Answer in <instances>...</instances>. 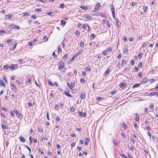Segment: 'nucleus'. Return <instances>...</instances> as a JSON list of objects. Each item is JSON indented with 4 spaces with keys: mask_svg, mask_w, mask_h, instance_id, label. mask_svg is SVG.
Here are the masks:
<instances>
[{
    "mask_svg": "<svg viewBox=\"0 0 158 158\" xmlns=\"http://www.w3.org/2000/svg\"><path fill=\"white\" fill-rule=\"evenodd\" d=\"M68 54L64 55V56L63 57L64 60H65L67 59L68 58Z\"/></svg>",
    "mask_w": 158,
    "mask_h": 158,
    "instance_id": "26",
    "label": "nucleus"
},
{
    "mask_svg": "<svg viewBox=\"0 0 158 158\" xmlns=\"http://www.w3.org/2000/svg\"><path fill=\"white\" fill-rule=\"evenodd\" d=\"M97 99L98 100H102V98L101 97H97Z\"/></svg>",
    "mask_w": 158,
    "mask_h": 158,
    "instance_id": "55",
    "label": "nucleus"
},
{
    "mask_svg": "<svg viewBox=\"0 0 158 158\" xmlns=\"http://www.w3.org/2000/svg\"><path fill=\"white\" fill-rule=\"evenodd\" d=\"M61 48L60 46L59 47V48H58V52H61V48Z\"/></svg>",
    "mask_w": 158,
    "mask_h": 158,
    "instance_id": "59",
    "label": "nucleus"
},
{
    "mask_svg": "<svg viewBox=\"0 0 158 158\" xmlns=\"http://www.w3.org/2000/svg\"><path fill=\"white\" fill-rule=\"evenodd\" d=\"M126 60H125L124 59L122 61V64L121 66H122L124 63H126Z\"/></svg>",
    "mask_w": 158,
    "mask_h": 158,
    "instance_id": "57",
    "label": "nucleus"
},
{
    "mask_svg": "<svg viewBox=\"0 0 158 158\" xmlns=\"http://www.w3.org/2000/svg\"><path fill=\"white\" fill-rule=\"evenodd\" d=\"M9 68V67L7 65H5L3 67V68L6 69H7Z\"/></svg>",
    "mask_w": 158,
    "mask_h": 158,
    "instance_id": "44",
    "label": "nucleus"
},
{
    "mask_svg": "<svg viewBox=\"0 0 158 158\" xmlns=\"http://www.w3.org/2000/svg\"><path fill=\"white\" fill-rule=\"evenodd\" d=\"M10 85L12 87L14 88H15V85L13 83H10Z\"/></svg>",
    "mask_w": 158,
    "mask_h": 158,
    "instance_id": "61",
    "label": "nucleus"
},
{
    "mask_svg": "<svg viewBox=\"0 0 158 158\" xmlns=\"http://www.w3.org/2000/svg\"><path fill=\"white\" fill-rule=\"evenodd\" d=\"M144 112L146 113L147 114L148 113V108H144Z\"/></svg>",
    "mask_w": 158,
    "mask_h": 158,
    "instance_id": "63",
    "label": "nucleus"
},
{
    "mask_svg": "<svg viewBox=\"0 0 158 158\" xmlns=\"http://www.w3.org/2000/svg\"><path fill=\"white\" fill-rule=\"evenodd\" d=\"M149 106L150 108L152 109V110L154 109V105L153 104H151L149 105Z\"/></svg>",
    "mask_w": 158,
    "mask_h": 158,
    "instance_id": "39",
    "label": "nucleus"
},
{
    "mask_svg": "<svg viewBox=\"0 0 158 158\" xmlns=\"http://www.w3.org/2000/svg\"><path fill=\"white\" fill-rule=\"evenodd\" d=\"M61 23L62 25H65L66 23V22L64 20H61Z\"/></svg>",
    "mask_w": 158,
    "mask_h": 158,
    "instance_id": "30",
    "label": "nucleus"
},
{
    "mask_svg": "<svg viewBox=\"0 0 158 158\" xmlns=\"http://www.w3.org/2000/svg\"><path fill=\"white\" fill-rule=\"evenodd\" d=\"M9 68L12 70H15L18 68V65L17 64H11Z\"/></svg>",
    "mask_w": 158,
    "mask_h": 158,
    "instance_id": "1",
    "label": "nucleus"
},
{
    "mask_svg": "<svg viewBox=\"0 0 158 158\" xmlns=\"http://www.w3.org/2000/svg\"><path fill=\"white\" fill-rule=\"evenodd\" d=\"M58 69L59 70H61L64 67V63L63 62H61L59 63L58 65Z\"/></svg>",
    "mask_w": 158,
    "mask_h": 158,
    "instance_id": "3",
    "label": "nucleus"
},
{
    "mask_svg": "<svg viewBox=\"0 0 158 158\" xmlns=\"http://www.w3.org/2000/svg\"><path fill=\"white\" fill-rule=\"evenodd\" d=\"M67 86L70 89H72L73 87V86L75 85V83L73 82H71L70 84L69 83H67Z\"/></svg>",
    "mask_w": 158,
    "mask_h": 158,
    "instance_id": "4",
    "label": "nucleus"
},
{
    "mask_svg": "<svg viewBox=\"0 0 158 158\" xmlns=\"http://www.w3.org/2000/svg\"><path fill=\"white\" fill-rule=\"evenodd\" d=\"M136 3H137L136 2H132L130 4H131V6H134L135 5Z\"/></svg>",
    "mask_w": 158,
    "mask_h": 158,
    "instance_id": "48",
    "label": "nucleus"
},
{
    "mask_svg": "<svg viewBox=\"0 0 158 158\" xmlns=\"http://www.w3.org/2000/svg\"><path fill=\"white\" fill-rule=\"evenodd\" d=\"M22 14L23 15V16H28L30 15V14L28 13H23Z\"/></svg>",
    "mask_w": 158,
    "mask_h": 158,
    "instance_id": "34",
    "label": "nucleus"
},
{
    "mask_svg": "<svg viewBox=\"0 0 158 158\" xmlns=\"http://www.w3.org/2000/svg\"><path fill=\"white\" fill-rule=\"evenodd\" d=\"M133 125L134 127L135 128H136L137 127H138V126H137V123H136L135 122H134L133 123Z\"/></svg>",
    "mask_w": 158,
    "mask_h": 158,
    "instance_id": "40",
    "label": "nucleus"
},
{
    "mask_svg": "<svg viewBox=\"0 0 158 158\" xmlns=\"http://www.w3.org/2000/svg\"><path fill=\"white\" fill-rule=\"evenodd\" d=\"M48 38L47 36H45L44 37V39L45 40V41H46L48 40Z\"/></svg>",
    "mask_w": 158,
    "mask_h": 158,
    "instance_id": "60",
    "label": "nucleus"
},
{
    "mask_svg": "<svg viewBox=\"0 0 158 158\" xmlns=\"http://www.w3.org/2000/svg\"><path fill=\"white\" fill-rule=\"evenodd\" d=\"M33 43L35 44L36 43H37V44H38L39 43H40V42H39V40H37V38H35L33 41Z\"/></svg>",
    "mask_w": 158,
    "mask_h": 158,
    "instance_id": "11",
    "label": "nucleus"
},
{
    "mask_svg": "<svg viewBox=\"0 0 158 158\" xmlns=\"http://www.w3.org/2000/svg\"><path fill=\"white\" fill-rule=\"evenodd\" d=\"M31 78L29 77H28L27 79V83L28 84L31 83Z\"/></svg>",
    "mask_w": 158,
    "mask_h": 158,
    "instance_id": "24",
    "label": "nucleus"
},
{
    "mask_svg": "<svg viewBox=\"0 0 158 158\" xmlns=\"http://www.w3.org/2000/svg\"><path fill=\"white\" fill-rule=\"evenodd\" d=\"M91 70L90 68L89 67H87L85 68V70L86 71H89Z\"/></svg>",
    "mask_w": 158,
    "mask_h": 158,
    "instance_id": "50",
    "label": "nucleus"
},
{
    "mask_svg": "<svg viewBox=\"0 0 158 158\" xmlns=\"http://www.w3.org/2000/svg\"><path fill=\"white\" fill-rule=\"evenodd\" d=\"M29 141H30L29 143L31 144L32 142V138L31 136H30L29 137Z\"/></svg>",
    "mask_w": 158,
    "mask_h": 158,
    "instance_id": "32",
    "label": "nucleus"
},
{
    "mask_svg": "<svg viewBox=\"0 0 158 158\" xmlns=\"http://www.w3.org/2000/svg\"><path fill=\"white\" fill-rule=\"evenodd\" d=\"M113 142L115 145H117L118 144L117 142L114 139L113 140Z\"/></svg>",
    "mask_w": 158,
    "mask_h": 158,
    "instance_id": "45",
    "label": "nucleus"
},
{
    "mask_svg": "<svg viewBox=\"0 0 158 158\" xmlns=\"http://www.w3.org/2000/svg\"><path fill=\"white\" fill-rule=\"evenodd\" d=\"M148 81L147 79L146 78L144 77L143 78L141 81V82L142 83H145L146 82Z\"/></svg>",
    "mask_w": 158,
    "mask_h": 158,
    "instance_id": "14",
    "label": "nucleus"
},
{
    "mask_svg": "<svg viewBox=\"0 0 158 158\" xmlns=\"http://www.w3.org/2000/svg\"><path fill=\"white\" fill-rule=\"evenodd\" d=\"M107 51L106 50H105L102 52V53L104 55H106L107 54Z\"/></svg>",
    "mask_w": 158,
    "mask_h": 158,
    "instance_id": "36",
    "label": "nucleus"
},
{
    "mask_svg": "<svg viewBox=\"0 0 158 158\" xmlns=\"http://www.w3.org/2000/svg\"><path fill=\"white\" fill-rule=\"evenodd\" d=\"M13 16L11 15H5V18L6 19H10Z\"/></svg>",
    "mask_w": 158,
    "mask_h": 158,
    "instance_id": "19",
    "label": "nucleus"
},
{
    "mask_svg": "<svg viewBox=\"0 0 158 158\" xmlns=\"http://www.w3.org/2000/svg\"><path fill=\"white\" fill-rule=\"evenodd\" d=\"M78 113L79 115V116H80L81 117H82V112H81V111H79L78 112Z\"/></svg>",
    "mask_w": 158,
    "mask_h": 158,
    "instance_id": "51",
    "label": "nucleus"
},
{
    "mask_svg": "<svg viewBox=\"0 0 158 158\" xmlns=\"http://www.w3.org/2000/svg\"><path fill=\"white\" fill-rule=\"evenodd\" d=\"M10 28H15V29H19V27L14 24H11L10 25Z\"/></svg>",
    "mask_w": 158,
    "mask_h": 158,
    "instance_id": "2",
    "label": "nucleus"
},
{
    "mask_svg": "<svg viewBox=\"0 0 158 158\" xmlns=\"http://www.w3.org/2000/svg\"><path fill=\"white\" fill-rule=\"evenodd\" d=\"M46 116H47V119L48 120H49L50 119H49V113H48V112H47V113H46Z\"/></svg>",
    "mask_w": 158,
    "mask_h": 158,
    "instance_id": "46",
    "label": "nucleus"
},
{
    "mask_svg": "<svg viewBox=\"0 0 158 158\" xmlns=\"http://www.w3.org/2000/svg\"><path fill=\"white\" fill-rule=\"evenodd\" d=\"M20 140L23 143H24L25 142V139L22 136H20L19 138Z\"/></svg>",
    "mask_w": 158,
    "mask_h": 158,
    "instance_id": "12",
    "label": "nucleus"
},
{
    "mask_svg": "<svg viewBox=\"0 0 158 158\" xmlns=\"http://www.w3.org/2000/svg\"><path fill=\"white\" fill-rule=\"evenodd\" d=\"M148 8L147 6H143V10L144 12L146 13L147 12V10Z\"/></svg>",
    "mask_w": 158,
    "mask_h": 158,
    "instance_id": "18",
    "label": "nucleus"
},
{
    "mask_svg": "<svg viewBox=\"0 0 158 158\" xmlns=\"http://www.w3.org/2000/svg\"><path fill=\"white\" fill-rule=\"evenodd\" d=\"M148 96H152L156 95L158 97V92H151L148 94Z\"/></svg>",
    "mask_w": 158,
    "mask_h": 158,
    "instance_id": "5",
    "label": "nucleus"
},
{
    "mask_svg": "<svg viewBox=\"0 0 158 158\" xmlns=\"http://www.w3.org/2000/svg\"><path fill=\"white\" fill-rule=\"evenodd\" d=\"M121 135L123 137H124V138L126 137V135L124 133H123V132L121 133Z\"/></svg>",
    "mask_w": 158,
    "mask_h": 158,
    "instance_id": "35",
    "label": "nucleus"
},
{
    "mask_svg": "<svg viewBox=\"0 0 158 158\" xmlns=\"http://www.w3.org/2000/svg\"><path fill=\"white\" fill-rule=\"evenodd\" d=\"M80 7L81 8V9H83V10H85V9L86 8V7L85 6H80Z\"/></svg>",
    "mask_w": 158,
    "mask_h": 158,
    "instance_id": "58",
    "label": "nucleus"
},
{
    "mask_svg": "<svg viewBox=\"0 0 158 158\" xmlns=\"http://www.w3.org/2000/svg\"><path fill=\"white\" fill-rule=\"evenodd\" d=\"M10 114L12 117H14V114L12 111H10Z\"/></svg>",
    "mask_w": 158,
    "mask_h": 158,
    "instance_id": "56",
    "label": "nucleus"
},
{
    "mask_svg": "<svg viewBox=\"0 0 158 158\" xmlns=\"http://www.w3.org/2000/svg\"><path fill=\"white\" fill-rule=\"evenodd\" d=\"M85 80L84 78H81V82L84 83L85 82Z\"/></svg>",
    "mask_w": 158,
    "mask_h": 158,
    "instance_id": "62",
    "label": "nucleus"
},
{
    "mask_svg": "<svg viewBox=\"0 0 158 158\" xmlns=\"http://www.w3.org/2000/svg\"><path fill=\"white\" fill-rule=\"evenodd\" d=\"M54 107H55V109L56 110H58L59 108L58 105L56 104L55 105Z\"/></svg>",
    "mask_w": 158,
    "mask_h": 158,
    "instance_id": "54",
    "label": "nucleus"
},
{
    "mask_svg": "<svg viewBox=\"0 0 158 158\" xmlns=\"http://www.w3.org/2000/svg\"><path fill=\"white\" fill-rule=\"evenodd\" d=\"M24 146L25 147H26L28 149L29 152V153H30L31 152V149L26 145H24Z\"/></svg>",
    "mask_w": 158,
    "mask_h": 158,
    "instance_id": "31",
    "label": "nucleus"
},
{
    "mask_svg": "<svg viewBox=\"0 0 158 158\" xmlns=\"http://www.w3.org/2000/svg\"><path fill=\"white\" fill-rule=\"evenodd\" d=\"M140 85L139 84H134L132 86L133 88H136L137 87H138Z\"/></svg>",
    "mask_w": 158,
    "mask_h": 158,
    "instance_id": "29",
    "label": "nucleus"
},
{
    "mask_svg": "<svg viewBox=\"0 0 158 158\" xmlns=\"http://www.w3.org/2000/svg\"><path fill=\"white\" fill-rule=\"evenodd\" d=\"M80 98L82 99H85V94L83 92H81L80 95Z\"/></svg>",
    "mask_w": 158,
    "mask_h": 158,
    "instance_id": "7",
    "label": "nucleus"
},
{
    "mask_svg": "<svg viewBox=\"0 0 158 158\" xmlns=\"http://www.w3.org/2000/svg\"><path fill=\"white\" fill-rule=\"evenodd\" d=\"M149 81L151 82H152L155 81V79L153 78L150 79Z\"/></svg>",
    "mask_w": 158,
    "mask_h": 158,
    "instance_id": "64",
    "label": "nucleus"
},
{
    "mask_svg": "<svg viewBox=\"0 0 158 158\" xmlns=\"http://www.w3.org/2000/svg\"><path fill=\"white\" fill-rule=\"evenodd\" d=\"M96 35L94 34H92L90 36V39L91 40H93L94 39Z\"/></svg>",
    "mask_w": 158,
    "mask_h": 158,
    "instance_id": "23",
    "label": "nucleus"
},
{
    "mask_svg": "<svg viewBox=\"0 0 158 158\" xmlns=\"http://www.w3.org/2000/svg\"><path fill=\"white\" fill-rule=\"evenodd\" d=\"M13 112L14 113H15L16 114V115H17V114H18V111L16 110H14Z\"/></svg>",
    "mask_w": 158,
    "mask_h": 158,
    "instance_id": "52",
    "label": "nucleus"
},
{
    "mask_svg": "<svg viewBox=\"0 0 158 158\" xmlns=\"http://www.w3.org/2000/svg\"><path fill=\"white\" fill-rule=\"evenodd\" d=\"M48 84L50 85H51V86H53V85H54V84L52 83L51 81H50V80H49L48 81Z\"/></svg>",
    "mask_w": 158,
    "mask_h": 158,
    "instance_id": "28",
    "label": "nucleus"
},
{
    "mask_svg": "<svg viewBox=\"0 0 158 158\" xmlns=\"http://www.w3.org/2000/svg\"><path fill=\"white\" fill-rule=\"evenodd\" d=\"M64 5L63 3H61L60 4V7L61 8H64Z\"/></svg>",
    "mask_w": 158,
    "mask_h": 158,
    "instance_id": "42",
    "label": "nucleus"
},
{
    "mask_svg": "<svg viewBox=\"0 0 158 158\" xmlns=\"http://www.w3.org/2000/svg\"><path fill=\"white\" fill-rule=\"evenodd\" d=\"M0 83H1V84L3 86H4L5 85V83L4 82V81L1 80H0Z\"/></svg>",
    "mask_w": 158,
    "mask_h": 158,
    "instance_id": "33",
    "label": "nucleus"
},
{
    "mask_svg": "<svg viewBox=\"0 0 158 158\" xmlns=\"http://www.w3.org/2000/svg\"><path fill=\"white\" fill-rule=\"evenodd\" d=\"M142 53L141 52H140L139 53L138 57L139 59H140L142 58Z\"/></svg>",
    "mask_w": 158,
    "mask_h": 158,
    "instance_id": "27",
    "label": "nucleus"
},
{
    "mask_svg": "<svg viewBox=\"0 0 158 158\" xmlns=\"http://www.w3.org/2000/svg\"><path fill=\"white\" fill-rule=\"evenodd\" d=\"M1 125L2 128L3 129H8V127L6 124L5 125L4 123H2Z\"/></svg>",
    "mask_w": 158,
    "mask_h": 158,
    "instance_id": "10",
    "label": "nucleus"
},
{
    "mask_svg": "<svg viewBox=\"0 0 158 158\" xmlns=\"http://www.w3.org/2000/svg\"><path fill=\"white\" fill-rule=\"evenodd\" d=\"M121 125L124 128V130H126V128H128V127H127L124 123H122L121 124Z\"/></svg>",
    "mask_w": 158,
    "mask_h": 158,
    "instance_id": "13",
    "label": "nucleus"
},
{
    "mask_svg": "<svg viewBox=\"0 0 158 158\" xmlns=\"http://www.w3.org/2000/svg\"><path fill=\"white\" fill-rule=\"evenodd\" d=\"M120 87L122 89H123L126 87L127 85V84L125 83H120L119 84Z\"/></svg>",
    "mask_w": 158,
    "mask_h": 158,
    "instance_id": "8",
    "label": "nucleus"
},
{
    "mask_svg": "<svg viewBox=\"0 0 158 158\" xmlns=\"http://www.w3.org/2000/svg\"><path fill=\"white\" fill-rule=\"evenodd\" d=\"M80 45L81 47H83L84 45V43L82 41H81Z\"/></svg>",
    "mask_w": 158,
    "mask_h": 158,
    "instance_id": "47",
    "label": "nucleus"
},
{
    "mask_svg": "<svg viewBox=\"0 0 158 158\" xmlns=\"http://www.w3.org/2000/svg\"><path fill=\"white\" fill-rule=\"evenodd\" d=\"M112 7H111V10L112 12V14L115 13V9L113 6H112Z\"/></svg>",
    "mask_w": 158,
    "mask_h": 158,
    "instance_id": "22",
    "label": "nucleus"
},
{
    "mask_svg": "<svg viewBox=\"0 0 158 158\" xmlns=\"http://www.w3.org/2000/svg\"><path fill=\"white\" fill-rule=\"evenodd\" d=\"M74 60V59L73 57L70 59H69L68 61V64H70V63L72 61H73Z\"/></svg>",
    "mask_w": 158,
    "mask_h": 158,
    "instance_id": "25",
    "label": "nucleus"
},
{
    "mask_svg": "<svg viewBox=\"0 0 158 158\" xmlns=\"http://www.w3.org/2000/svg\"><path fill=\"white\" fill-rule=\"evenodd\" d=\"M47 14L52 17H54L55 15V14L53 12H48Z\"/></svg>",
    "mask_w": 158,
    "mask_h": 158,
    "instance_id": "17",
    "label": "nucleus"
},
{
    "mask_svg": "<svg viewBox=\"0 0 158 158\" xmlns=\"http://www.w3.org/2000/svg\"><path fill=\"white\" fill-rule=\"evenodd\" d=\"M110 72V70L109 69H108L106 70L105 72V74L106 75L108 74Z\"/></svg>",
    "mask_w": 158,
    "mask_h": 158,
    "instance_id": "38",
    "label": "nucleus"
},
{
    "mask_svg": "<svg viewBox=\"0 0 158 158\" xmlns=\"http://www.w3.org/2000/svg\"><path fill=\"white\" fill-rule=\"evenodd\" d=\"M136 118H135V120L137 122H138L139 119V115L137 113L135 114Z\"/></svg>",
    "mask_w": 158,
    "mask_h": 158,
    "instance_id": "15",
    "label": "nucleus"
},
{
    "mask_svg": "<svg viewBox=\"0 0 158 158\" xmlns=\"http://www.w3.org/2000/svg\"><path fill=\"white\" fill-rule=\"evenodd\" d=\"M133 142V144H135V139L133 138H131L130 139Z\"/></svg>",
    "mask_w": 158,
    "mask_h": 158,
    "instance_id": "49",
    "label": "nucleus"
},
{
    "mask_svg": "<svg viewBox=\"0 0 158 158\" xmlns=\"http://www.w3.org/2000/svg\"><path fill=\"white\" fill-rule=\"evenodd\" d=\"M60 120V118L58 116H57L56 118V122H58V121H59Z\"/></svg>",
    "mask_w": 158,
    "mask_h": 158,
    "instance_id": "53",
    "label": "nucleus"
},
{
    "mask_svg": "<svg viewBox=\"0 0 158 158\" xmlns=\"http://www.w3.org/2000/svg\"><path fill=\"white\" fill-rule=\"evenodd\" d=\"M100 7V4L99 3H98L94 7V9L95 10H94L93 11L94 12L95 11L97 10Z\"/></svg>",
    "mask_w": 158,
    "mask_h": 158,
    "instance_id": "6",
    "label": "nucleus"
},
{
    "mask_svg": "<svg viewBox=\"0 0 158 158\" xmlns=\"http://www.w3.org/2000/svg\"><path fill=\"white\" fill-rule=\"evenodd\" d=\"M17 115H18V118H20V119L22 118H23L22 115L19 112Z\"/></svg>",
    "mask_w": 158,
    "mask_h": 158,
    "instance_id": "21",
    "label": "nucleus"
},
{
    "mask_svg": "<svg viewBox=\"0 0 158 158\" xmlns=\"http://www.w3.org/2000/svg\"><path fill=\"white\" fill-rule=\"evenodd\" d=\"M64 94L68 97H72V96L70 94H69L67 91H64Z\"/></svg>",
    "mask_w": 158,
    "mask_h": 158,
    "instance_id": "16",
    "label": "nucleus"
},
{
    "mask_svg": "<svg viewBox=\"0 0 158 158\" xmlns=\"http://www.w3.org/2000/svg\"><path fill=\"white\" fill-rule=\"evenodd\" d=\"M83 17L86 19H92V17L91 16L87 14H85L83 15Z\"/></svg>",
    "mask_w": 158,
    "mask_h": 158,
    "instance_id": "9",
    "label": "nucleus"
},
{
    "mask_svg": "<svg viewBox=\"0 0 158 158\" xmlns=\"http://www.w3.org/2000/svg\"><path fill=\"white\" fill-rule=\"evenodd\" d=\"M0 33L6 34V31L4 30H0Z\"/></svg>",
    "mask_w": 158,
    "mask_h": 158,
    "instance_id": "37",
    "label": "nucleus"
},
{
    "mask_svg": "<svg viewBox=\"0 0 158 158\" xmlns=\"http://www.w3.org/2000/svg\"><path fill=\"white\" fill-rule=\"evenodd\" d=\"M82 50H79L77 53L78 55L81 54L82 53Z\"/></svg>",
    "mask_w": 158,
    "mask_h": 158,
    "instance_id": "43",
    "label": "nucleus"
},
{
    "mask_svg": "<svg viewBox=\"0 0 158 158\" xmlns=\"http://www.w3.org/2000/svg\"><path fill=\"white\" fill-rule=\"evenodd\" d=\"M115 24L118 27L119 21L118 19H116L115 20Z\"/></svg>",
    "mask_w": 158,
    "mask_h": 158,
    "instance_id": "20",
    "label": "nucleus"
},
{
    "mask_svg": "<svg viewBox=\"0 0 158 158\" xmlns=\"http://www.w3.org/2000/svg\"><path fill=\"white\" fill-rule=\"evenodd\" d=\"M38 151L40 152L41 153V154H44V152L41 151V149H40V148H39L38 149Z\"/></svg>",
    "mask_w": 158,
    "mask_h": 158,
    "instance_id": "41",
    "label": "nucleus"
}]
</instances>
